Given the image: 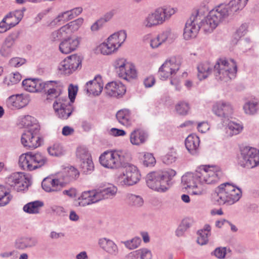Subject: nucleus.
<instances>
[{
	"label": "nucleus",
	"mask_w": 259,
	"mask_h": 259,
	"mask_svg": "<svg viewBox=\"0 0 259 259\" xmlns=\"http://www.w3.org/2000/svg\"><path fill=\"white\" fill-rule=\"evenodd\" d=\"M59 84L55 81L44 82L41 80L42 91L47 92V100L55 99L53 103L55 113L59 118L66 119L71 114L72 107L68 98L62 96L61 87Z\"/></svg>",
	"instance_id": "obj_1"
},
{
	"label": "nucleus",
	"mask_w": 259,
	"mask_h": 259,
	"mask_svg": "<svg viewBox=\"0 0 259 259\" xmlns=\"http://www.w3.org/2000/svg\"><path fill=\"white\" fill-rule=\"evenodd\" d=\"M177 172L168 169L161 172L152 171L146 177V184L151 189L160 193L167 191L172 185V179Z\"/></svg>",
	"instance_id": "obj_2"
},
{
	"label": "nucleus",
	"mask_w": 259,
	"mask_h": 259,
	"mask_svg": "<svg viewBox=\"0 0 259 259\" xmlns=\"http://www.w3.org/2000/svg\"><path fill=\"white\" fill-rule=\"evenodd\" d=\"M232 13L228 4H221L215 7L204 18L202 30L205 33H211L217 27L226 20Z\"/></svg>",
	"instance_id": "obj_3"
},
{
	"label": "nucleus",
	"mask_w": 259,
	"mask_h": 259,
	"mask_svg": "<svg viewBox=\"0 0 259 259\" xmlns=\"http://www.w3.org/2000/svg\"><path fill=\"white\" fill-rule=\"evenodd\" d=\"M216 191L214 199L219 205H231L239 201L242 196L240 188L228 183L220 185Z\"/></svg>",
	"instance_id": "obj_4"
},
{
	"label": "nucleus",
	"mask_w": 259,
	"mask_h": 259,
	"mask_svg": "<svg viewBox=\"0 0 259 259\" xmlns=\"http://www.w3.org/2000/svg\"><path fill=\"white\" fill-rule=\"evenodd\" d=\"M237 69V64L234 60H228L225 58L218 59L213 66V72L216 79L224 82L234 78Z\"/></svg>",
	"instance_id": "obj_5"
},
{
	"label": "nucleus",
	"mask_w": 259,
	"mask_h": 259,
	"mask_svg": "<svg viewBox=\"0 0 259 259\" xmlns=\"http://www.w3.org/2000/svg\"><path fill=\"white\" fill-rule=\"evenodd\" d=\"M47 161V158L41 153L29 152L19 156V165L23 170L31 171L41 167Z\"/></svg>",
	"instance_id": "obj_6"
},
{
	"label": "nucleus",
	"mask_w": 259,
	"mask_h": 259,
	"mask_svg": "<svg viewBox=\"0 0 259 259\" xmlns=\"http://www.w3.org/2000/svg\"><path fill=\"white\" fill-rule=\"evenodd\" d=\"M203 17V13L199 10L193 12L185 24L183 33L185 39L189 40L196 37L200 28L202 29Z\"/></svg>",
	"instance_id": "obj_7"
},
{
	"label": "nucleus",
	"mask_w": 259,
	"mask_h": 259,
	"mask_svg": "<svg viewBox=\"0 0 259 259\" xmlns=\"http://www.w3.org/2000/svg\"><path fill=\"white\" fill-rule=\"evenodd\" d=\"M198 168L200 176V184H215L219 182L222 176L221 169L217 165H205Z\"/></svg>",
	"instance_id": "obj_8"
},
{
	"label": "nucleus",
	"mask_w": 259,
	"mask_h": 259,
	"mask_svg": "<svg viewBox=\"0 0 259 259\" xmlns=\"http://www.w3.org/2000/svg\"><path fill=\"white\" fill-rule=\"evenodd\" d=\"M84 22L82 18H78L62 26L59 29L51 33L50 39L52 42H58L62 38L69 37V35L77 31Z\"/></svg>",
	"instance_id": "obj_9"
},
{
	"label": "nucleus",
	"mask_w": 259,
	"mask_h": 259,
	"mask_svg": "<svg viewBox=\"0 0 259 259\" xmlns=\"http://www.w3.org/2000/svg\"><path fill=\"white\" fill-rule=\"evenodd\" d=\"M141 179V174L135 165L127 164L123 171L116 178L117 183L121 186H131L138 183Z\"/></svg>",
	"instance_id": "obj_10"
},
{
	"label": "nucleus",
	"mask_w": 259,
	"mask_h": 259,
	"mask_svg": "<svg viewBox=\"0 0 259 259\" xmlns=\"http://www.w3.org/2000/svg\"><path fill=\"white\" fill-rule=\"evenodd\" d=\"M124 157V154L121 151L107 150L100 155L99 161L106 168L116 169L122 165Z\"/></svg>",
	"instance_id": "obj_11"
},
{
	"label": "nucleus",
	"mask_w": 259,
	"mask_h": 259,
	"mask_svg": "<svg viewBox=\"0 0 259 259\" xmlns=\"http://www.w3.org/2000/svg\"><path fill=\"white\" fill-rule=\"evenodd\" d=\"M239 164L246 168L257 166L259 164V151L253 148H244L241 150Z\"/></svg>",
	"instance_id": "obj_12"
},
{
	"label": "nucleus",
	"mask_w": 259,
	"mask_h": 259,
	"mask_svg": "<svg viewBox=\"0 0 259 259\" xmlns=\"http://www.w3.org/2000/svg\"><path fill=\"white\" fill-rule=\"evenodd\" d=\"M200 176L198 168L194 172L186 173L182 177V183L186 189H192L191 194L196 195H201L204 193V190L199 188Z\"/></svg>",
	"instance_id": "obj_13"
},
{
	"label": "nucleus",
	"mask_w": 259,
	"mask_h": 259,
	"mask_svg": "<svg viewBox=\"0 0 259 259\" xmlns=\"http://www.w3.org/2000/svg\"><path fill=\"white\" fill-rule=\"evenodd\" d=\"M64 174H57L56 176L47 177L41 183L42 189L47 192L61 191L66 185Z\"/></svg>",
	"instance_id": "obj_14"
},
{
	"label": "nucleus",
	"mask_w": 259,
	"mask_h": 259,
	"mask_svg": "<svg viewBox=\"0 0 259 259\" xmlns=\"http://www.w3.org/2000/svg\"><path fill=\"white\" fill-rule=\"evenodd\" d=\"M82 59L79 56L73 55L66 57L62 61L58 69L62 74L70 75L81 67Z\"/></svg>",
	"instance_id": "obj_15"
},
{
	"label": "nucleus",
	"mask_w": 259,
	"mask_h": 259,
	"mask_svg": "<svg viewBox=\"0 0 259 259\" xmlns=\"http://www.w3.org/2000/svg\"><path fill=\"white\" fill-rule=\"evenodd\" d=\"M39 131V125H34L32 130L25 131L21 136L22 145L31 149H35L40 146L42 140L38 136Z\"/></svg>",
	"instance_id": "obj_16"
},
{
	"label": "nucleus",
	"mask_w": 259,
	"mask_h": 259,
	"mask_svg": "<svg viewBox=\"0 0 259 259\" xmlns=\"http://www.w3.org/2000/svg\"><path fill=\"white\" fill-rule=\"evenodd\" d=\"M180 68V65L175 58L166 60L159 69V75L161 79L165 80L170 75L175 74Z\"/></svg>",
	"instance_id": "obj_17"
},
{
	"label": "nucleus",
	"mask_w": 259,
	"mask_h": 259,
	"mask_svg": "<svg viewBox=\"0 0 259 259\" xmlns=\"http://www.w3.org/2000/svg\"><path fill=\"white\" fill-rule=\"evenodd\" d=\"M81 37L76 35L63 38L59 46V51L64 54H68L75 51L78 48Z\"/></svg>",
	"instance_id": "obj_18"
},
{
	"label": "nucleus",
	"mask_w": 259,
	"mask_h": 259,
	"mask_svg": "<svg viewBox=\"0 0 259 259\" xmlns=\"http://www.w3.org/2000/svg\"><path fill=\"white\" fill-rule=\"evenodd\" d=\"M176 12V10L175 8L163 7L157 8L150 13L160 25L169 20Z\"/></svg>",
	"instance_id": "obj_19"
},
{
	"label": "nucleus",
	"mask_w": 259,
	"mask_h": 259,
	"mask_svg": "<svg viewBox=\"0 0 259 259\" xmlns=\"http://www.w3.org/2000/svg\"><path fill=\"white\" fill-rule=\"evenodd\" d=\"M26 178L23 172H14L6 178V183L15 188L17 191L24 190L27 187Z\"/></svg>",
	"instance_id": "obj_20"
},
{
	"label": "nucleus",
	"mask_w": 259,
	"mask_h": 259,
	"mask_svg": "<svg viewBox=\"0 0 259 259\" xmlns=\"http://www.w3.org/2000/svg\"><path fill=\"white\" fill-rule=\"evenodd\" d=\"M212 110L215 115L223 118H228L233 113V108L230 103L224 100L214 103Z\"/></svg>",
	"instance_id": "obj_21"
},
{
	"label": "nucleus",
	"mask_w": 259,
	"mask_h": 259,
	"mask_svg": "<svg viewBox=\"0 0 259 259\" xmlns=\"http://www.w3.org/2000/svg\"><path fill=\"white\" fill-rule=\"evenodd\" d=\"M29 97L23 94H16L10 96L6 100L7 107L11 110H17L26 107L29 103Z\"/></svg>",
	"instance_id": "obj_22"
},
{
	"label": "nucleus",
	"mask_w": 259,
	"mask_h": 259,
	"mask_svg": "<svg viewBox=\"0 0 259 259\" xmlns=\"http://www.w3.org/2000/svg\"><path fill=\"white\" fill-rule=\"evenodd\" d=\"M84 90L88 94L94 96H98L103 89V83L100 76L95 77L94 79L87 82L84 86Z\"/></svg>",
	"instance_id": "obj_23"
},
{
	"label": "nucleus",
	"mask_w": 259,
	"mask_h": 259,
	"mask_svg": "<svg viewBox=\"0 0 259 259\" xmlns=\"http://www.w3.org/2000/svg\"><path fill=\"white\" fill-rule=\"evenodd\" d=\"M106 94L110 96L117 97L122 96L126 90L124 85L120 82L112 81L108 83L105 88Z\"/></svg>",
	"instance_id": "obj_24"
},
{
	"label": "nucleus",
	"mask_w": 259,
	"mask_h": 259,
	"mask_svg": "<svg viewBox=\"0 0 259 259\" xmlns=\"http://www.w3.org/2000/svg\"><path fill=\"white\" fill-rule=\"evenodd\" d=\"M78 204L81 206H85L99 201L96 190L87 191L82 192L78 198Z\"/></svg>",
	"instance_id": "obj_25"
},
{
	"label": "nucleus",
	"mask_w": 259,
	"mask_h": 259,
	"mask_svg": "<svg viewBox=\"0 0 259 259\" xmlns=\"http://www.w3.org/2000/svg\"><path fill=\"white\" fill-rule=\"evenodd\" d=\"M148 137V134L144 131L137 128L130 134V142L133 145L140 146L146 142Z\"/></svg>",
	"instance_id": "obj_26"
},
{
	"label": "nucleus",
	"mask_w": 259,
	"mask_h": 259,
	"mask_svg": "<svg viewBox=\"0 0 259 259\" xmlns=\"http://www.w3.org/2000/svg\"><path fill=\"white\" fill-rule=\"evenodd\" d=\"M22 85L25 90L32 93L42 91L41 79L37 78H27L22 81Z\"/></svg>",
	"instance_id": "obj_27"
},
{
	"label": "nucleus",
	"mask_w": 259,
	"mask_h": 259,
	"mask_svg": "<svg viewBox=\"0 0 259 259\" xmlns=\"http://www.w3.org/2000/svg\"><path fill=\"white\" fill-rule=\"evenodd\" d=\"M200 140L195 135H190L185 140V146L188 151L192 155L197 153Z\"/></svg>",
	"instance_id": "obj_28"
},
{
	"label": "nucleus",
	"mask_w": 259,
	"mask_h": 259,
	"mask_svg": "<svg viewBox=\"0 0 259 259\" xmlns=\"http://www.w3.org/2000/svg\"><path fill=\"white\" fill-rule=\"evenodd\" d=\"M99 201L105 199L112 198L117 193V188L113 185L110 184L108 186L102 189L96 190Z\"/></svg>",
	"instance_id": "obj_29"
},
{
	"label": "nucleus",
	"mask_w": 259,
	"mask_h": 259,
	"mask_svg": "<svg viewBox=\"0 0 259 259\" xmlns=\"http://www.w3.org/2000/svg\"><path fill=\"white\" fill-rule=\"evenodd\" d=\"M126 38V33L125 30H120L111 35L108 40L118 50Z\"/></svg>",
	"instance_id": "obj_30"
},
{
	"label": "nucleus",
	"mask_w": 259,
	"mask_h": 259,
	"mask_svg": "<svg viewBox=\"0 0 259 259\" xmlns=\"http://www.w3.org/2000/svg\"><path fill=\"white\" fill-rule=\"evenodd\" d=\"M23 17V13L19 10L9 12L4 17L9 25L12 28L17 25Z\"/></svg>",
	"instance_id": "obj_31"
},
{
	"label": "nucleus",
	"mask_w": 259,
	"mask_h": 259,
	"mask_svg": "<svg viewBox=\"0 0 259 259\" xmlns=\"http://www.w3.org/2000/svg\"><path fill=\"white\" fill-rule=\"evenodd\" d=\"M18 125L21 127L28 128V130H32L34 125H38L35 118L29 115L19 117Z\"/></svg>",
	"instance_id": "obj_32"
},
{
	"label": "nucleus",
	"mask_w": 259,
	"mask_h": 259,
	"mask_svg": "<svg viewBox=\"0 0 259 259\" xmlns=\"http://www.w3.org/2000/svg\"><path fill=\"white\" fill-rule=\"evenodd\" d=\"M128 68H124L122 72L120 73L118 76L125 80L130 81L137 77V71L135 65L131 63L128 65Z\"/></svg>",
	"instance_id": "obj_33"
},
{
	"label": "nucleus",
	"mask_w": 259,
	"mask_h": 259,
	"mask_svg": "<svg viewBox=\"0 0 259 259\" xmlns=\"http://www.w3.org/2000/svg\"><path fill=\"white\" fill-rule=\"evenodd\" d=\"M44 205V202L41 201H34L25 204L23 206V209L27 213L37 214L39 212L40 208Z\"/></svg>",
	"instance_id": "obj_34"
},
{
	"label": "nucleus",
	"mask_w": 259,
	"mask_h": 259,
	"mask_svg": "<svg viewBox=\"0 0 259 259\" xmlns=\"http://www.w3.org/2000/svg\"><path fill=\"white\" fill-rule=\"evenodd\" d=\"M212 66L208 62H202L197 66L198 77L200 80L207 77L210 74Z\"/></svg>",
	"instance_id": "obj_35"
},
{
	"label": "nucleus",
	"mask_w": 259,
	"mask_h": 259,
	"mask_svg": "<svg viewBox=\"0 0 259 259\" xmlns=\"http://www.w3.org/2000/svg\"><path fill=\"white\" fill-rule=\"evenodd\" d=\"M118 121L124 126L131 124V112L128 109H123L119 110L116 115Z\"/></svg>",
	"instance_id": "obj_36"
},
{
	"label": "nucleus",
	"mask_w": 259,
	"mask_h": 259,
	"mask_svg": "<svg viewBox=\"0 0 259 259\" xmlns=\"http://www.w3.org/2000/svg\"><path fill=\"white\" fill-rule=\"evenodd\" d=\"M160 45L167 41L169 43L174 41L178 37L177 34L170 29H167L159 33L156 36Z\"/></svg>",
	"instance_id": "obj_37"
},
{
	"label": "nucleus",
	"mask_w": 259,
	"mask_h": 259,
	"mask_svg": "<svg viewBox=\"0 0 259 259\" xmlns=\"http://www.w3.org/2000/svg\"><path fill=\"white\" fill-rule=\"evenodd\" d=\"M249 0H231L228 4L232 13L238 14L246 6Z\"/></svg>",
	"instance_id": "obj_38"
},
{
	"label": "nucleus",
	"mask_w": 259,
	"mask_h": 259,
	"mask_svg": "<svg viewBox=\"0 0 259 259\" xmlns=\"http://www.w3.org/2000/svg\"><path fill=\"white\" fill-rule=\"evenodd\" d=\"M210 230L211 227L208 224L205 225L203 229L198 230L197 232V243H207L210 235Z\"/></svg>",
	"instance_id": "obj_39"
},
{
	"label": "nucleus",
	"mask_w": 259,
	"mask_h": 259,
	"mask_svg": "<svg viewBox=\"0 0 259 259\" xmlns=\"http://www.w3.org/2000/svg\"><path fill=\"white\" fill-rule=\"evenodd\" d=\"M59 174H64L66 184L71 180L76 179L79 176L78 170L73 166L67 167Z\"/></svg>",
	"instance_id": "obj_40"
},
{
	"label": "nucleus",
	"mask_w": 259,
	"mask_h": 259,
	"mask_svg": "<svg viewBox=\"0 0 259 259\" xmlns=\"http://www.w3.org/2000/svg\"><path fill=\"white\" fill-rule=\"evenodd\" d=\"M131 62L127 61L124 58H118L114 61L113 66L118 75L120 73L122 72V70H123L124 68H128V65Z\"/></svg>",
	"instance_id": "obj_41"
},
{
	"label": "nucleus",
	"mask_w": 259,
	"mask_h": 259,
	"mask_svg": "<svg viewBox=\"0 0 259 259\" xmlns=\"http://www.w3.org/2000/svg\"><path fill=\"white\" fill-rule=\"evenodd\" d=\"M126 200L130 205L135 207H141L144 204V200L142 196L133 194H128L126 196Z\"/></svg>",
	"instance_id": "obj_42"
},
{
	"label": "nucleus",
	"mask_w": 259,
	"mask_h": 259,
	"mask_svg": "<svg viewBox=\"0 0 259 259\" xmlns=\"http://www.w3.org/2000/svg\"><path fill=\"white\" fill-rule=\"evenodd\" d=\"M98 50L101 54L105 55L111 54L117 50L116 48L113 44H111L107 39L106 42H104L100 44Z\"/></svg>",
	"instance_id": "obj_43"
},
{
	"label": "nucleus",
	"mask_w": 259,
	"mask_h": 259,
	"mask_svg": "<svg viewBox=\"0 0 259 259\" xmlns=\"http://www.w3.org/2000/svg\"><path fill=\"white\" fill-rule=\"evenodd\" d=\"M12 198V196L6 188L0 185V206H4L9 203Z\"/></svg>",
	"instance_id": "obj_44"
},
{
	"label": "nucleus",
	"mask_w": 259,
	"mask_h": 259,
	"mask_svg": "<svg viewBox=\"0 0 259 259\" xmlns=\"http://www.w3.org/2000/svg\"><path fill=\"white\" fill-rule=\"evenodd\" d=\"M140 156L142 157L141 160L144 166L148 167L153 166L155 165L156 160L152 154L142 152L140 153Z\"/></svg>",
	"instance_id": "obj_45"
},
{
	"label": "nucleus",
	"mask_w": 259,
	"mask_h": 259,
	"mask_svg": "<svg viewBox=\"0 0 259 259\" xmlns=\"http://www.w3.org/2000/svg\"><path fill=\"white\" fill-rule=\"evenodd\" d=\"M80 167L82 171L86 174L91 173L94 169V165L92 157L80 161Z\"/></svg>",
	"instance_id": "obj_46"
},
{
	"label": "nucleus",
	"mask_w": 259,
	"mask_h": 259,
	"mask_svg": "<svg viewBox=\"0 0 259 259\" xmlns=\"http://www.w3.org/2000/svg\"><path fill=\"white\" fill-rule=\"evenodd\" d=\"M258 102L251 101L246 102L243 106V109L246 114L252 115L257 112L258 109Z\"/></svg>",
	"instance_id": "obj_47"
},
{
	"label": "nucleus",
	"mask_w": 259,
	"mask_h": 259,
	"mask_svg": "<svg viewBox=\"0 0 259 259\" xmlns=\"http://www.w3.org/2000/svg\"><path fill=\"white\" fill-rule=\"evenodd\" d=\"M77 158L82 161L92 157L91 153L88 148L84 146H80L77 147L76 151Z\"/></svg>",
	"instance_id": "obj_48"
},
{
	"label": "nucleus",
	"mask_w": 259,
	"mask_h": 259,
	"mask_svg": "<svg viewBox=\"0 0 259 259\" xmlns=\"http://www.w3.org/2000/svg\"><path fill=\"white\" fill-rule=\"evenodd\" d=\"M190 109L189 104L186 102L181 101L175 106V110L177 113L181 115H187Z\"/></svg>",
	"instance_id": "obj_49"
},
{
	"label": "nucleus",
	"mask_w": 259,
	"mask_h": 259,
	"mask_svg": "<svg viewBox=\"0 0 259 259\" xmlns=\"http://www.w3.org/2000/svg\"><path fill=\"white\" fill-rule=\"evenodd\" d=\"M21 78V75L19 72L12 73L5 78L4 83L8 86L12 85L18 83Z\"/></svg>",
	"instance_id": "obj_50"
},
{
	"label": "nucleus",
	"mask_w": 259,
	"mask_h": 259,
	"mask_svg": "<svg viewBox=\"0 0 259 259\" xmlns=\"http://www.w3.org/2000/svg\"><path fill=\"white\" fill-rule=\"evenodd\" d=\"M162 162L167 165L175 162L177 159V153L173 149L163 156L161 158Z\"/></svg>",
	"instance_id": "obj_51"
},
{
	"label": "nucleus",
	"mask_w": 259,
	"mask_h": 259,
	"mask_svg": "<svg viewBox=\"0 0 259 259\" xmlns=\"http://www.w3.org/2000/svg\"><path fill=\"white\" fill-rule=\"evenodd\" d=\"M142 26L145 28H152L157 26L159 24L154 19L153 16L149 13L144 18L142 21Z\"/></svg>",
	"instance_id": "obj_52"
},
{
	"label": "nucleus",
	"mask_w": 259,
	"mask_h": 259,
	"mask_svg": "<svg viewBox=\"0 0 259 259\" xmlns=\"http://www.w3.org/2000/svg\"><path fill=\"white\" fill-rule=\"evenodd\" d=\"M242 129V125L233 121L229 122L228 124V132L231 136L239 134Z\"/></svg>",
	"instance_id": "obj_53"
},
{
	"label": "nucleus",
	"mask_w": 259,
	"mask_h": 259,
	"mask_svg": "<svg viewBox=\"0 0 259 259\" xmlns=\"http://www.w3.org/2000/svg\"><path fill=\"white\" fill-rule=\"evenodd\" d=\"M19 32L18 31H15L11 32L5 39L4 43L7 46L11 47L12 49L15 44V41L19 38Z\"/></svg>",
	"instance_id": "obj_54"
},
{
	"label": "nucleus",
	"mask_w": 259,
	"mask_h": 259,
	"mask_svg": "<svg viewBox=\"0 0 259 259\" xmlns=\"http://www.w3.org/2000/svg\"><path fill=\"white\" fill-rule=\"evenodd\" d=\"M48 151L50 155L54 156H60L63 154V148L59 144H55L49 147Z\"/></svg>",
	"instance_id": "obj_55"
},
{
	"label": "nucleus",
	"mask_w": 259,
	"mask_h": 259,
	"mask_svg": "<svg viewBox=\"0 0 259 259\" xmlns=\"http://www.w3.org/2000/svg\"><path fill=\"white\" fill-rule=\"evenodd\" d=\"M66 19V16H65L64 12L61 13L50 22L49 25L51 27H53L56 25H60L62 22L67 21Z\"/></svg>",
	"instance_id": "obj_56"
},
{
	"label": "nucleus",
	"mask_w": 259,
	"mask_h": 259,
	"mask_svg": "<svg viewBox=\"0 0 259 259\" xmlns=\"http://www.w3.org/2000/svg\"><path fill=\"white\" fill-rule=\"evenodd\" d=\"M77 92V87H74L72 84H70L68 88V97L70 100H68L70 104L71 105L72 107V103L74 102L75 96ZM73 111V108H72V111Z\"/></svg>",
	"instance_id": "obj_57"
},
{
	"label": "nucleus",
	"mask_w": 259,
	"mask_h": 259,
	"mask_svg": "<svg viewBox=\"0 0 259 259\" xmlns=\"http://www.w3.org/2000/svg\"><path fill=\"white\" fill-rule=\"evenodd\" d=\"M101 247L110 254H116L118 248L116 244H101Z\"/></svg>",
	"instance_id": "obj_58"
},
{
	"label": "nucleus",
	"mask_w": 259,
	"mask_h": 259,
	"mask_svg": "<svg viewBox=\"0 0 259 259\" xmlns=\"http://www.w3.org/2000/svg\"><path fill=\"white\" fill-rule=\"evenodd\" d=\"M26 62L25 59L19 58L15 57L12 58L9 62L10 65L14 67H19L24 64Z\"/></svg>",
	"instance_id": "obj_59"
},
{
	"label": "nucleus",
	"mask_w": 259,
	"mask_h": 259,
	"mask_svg": "<svg viewBox=\"0 0 259 259\" xmlns=\"http://www.w3.org/2000/svg\"><path fill=\"white\" fill-rule=\"evenodd\" d=\"M12 52V49L5 45L4 43L1 46L0 49V54L4 57L9 56Z\"/></svg>",
	"instance_id": "obj_60"
},
{
	"label": "nucleus",
	"mask_w": 259,
	"mask_h": 259,
	"mask_svg": "<svg viewBox=\"0 0 259 259\" xmlns=\"http://www.w3.org/2000/svg\"><path fill=\"white\" fill-rule=\"evenodd\" d=\"M109 133L114 137L124 136L126 134V132L124 130L116 128H111Z\"/></svg>",
	"instance_id": "obj_61"
},
{
	"label": "nucleus",
	"mask_w": 259,
	"mask_h": 259,
	"mask_svg": "<svg viewBox=\"0 0 259 259\" xmlns=\"http://www.w3.org/2000/svg\"><path fill=\"white\" fill-rule=\"evenodd\" d=\"M226 254V249L225 247H219L215 249L214 254L219 258H223Z\"/></svg>",
	"instance_id": "obj_62"
},
{
	"label": "nucleus",
	"mask_w": 259,
	"mask_h": 259,
	"mask_svg": "<svg viewBox=\"0 0 259 259\" xmlns=\"http://www.w3.org/2000/svg\"><path fill=\"white\" fill-rule=\"evenodd\" d=\"M210 128L209 125L206 122L199 123L197 125L198 130L202 133L206 132Z\"/></svg>",
	"instance_id": "obj_63"
},
{
	"label": "nucleus",
	"mask_w": 259,
	"mask_h": 259,
	"mask_svg": "<svg viewBox=\"0 0 259 259\" xmlns=\"http://www.w3.org/2000/svg\"><path fill=\"white\" fill-rule=\"evenodd\" d=\"M140 252L141 259H151L152 258V253L147 249H142L140 250Z\"/></svg>",
	"instance_id": "obj_64"
}]
</instances>
